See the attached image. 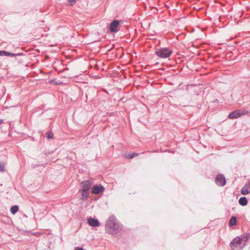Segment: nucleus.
<instances>
[{
    "instance_id": "nucleus-17",
    "label": "nucleus",
    "mask_w": 250,
    "mask_h": 250,
    "mask_svg": "<svg viewBox=\"0 0 250 250\" xmlns=\"http://www.w3.org/2000/svg\"><path fill=\"white\" fill-rule=\"evenodd\" d=\"M82 197L81 199L83 200H85L87 198L88 195V191H83L82 190Z\"/></svg>"
},
{
    "instance_id": "nucleus-5",
    "label": "nucleus",
    "mask_w": 250,
    "mask_h": 250,
    "mask_svg": "<svg viewBox=\"0 0 250 250\" xmlns=\"http://www.w3.org/2000/svg\"><path fill=\"white\" fill-rule=\"evenodd\" d=\"M215 182L219 186H224L226 184V179L223 175L219 174L216 176Z\"/></svg>"
},
{
    "instance_id": "nucleus-3",
    "label": "nucleus",
    "mask_w": 250,
    "mask_h": 250,
    "mask_svg": "<svg viewBox=\"0 0 250 250\" xmlns=\"http://www.w3.org/2000/svg\"><path fill=\"white\" fill-rule=\"evenodd\" d=\"M248 113V111L245 110H237L230 112L229 115V118L231 119L239 118L242 115H246Z\"/></svg>"
},
{
    "instance_id": "nucleus-21",
    "label": "nucleus",
    "mask_w": 250,
    "mask_h": 250,
    "mask_svg": "<svg viewBox=\"0 0 250 250\" xmlns=\"http://www.w3.org/2000/svg\"><path fill=\"white\" fill-rule=\"evenodd\" d=\"M76 250H83V249L81 248H78L77 249H76Z\"/></svg>"
},
{
    "instance_id": "nucleus-4",
    "label": "nucleus",
    "mask_w": 250,
    "mask_h": 250,
    "mask_svg": "<svg viewBox=\"0 0 250 250\" xmlns=\"http://www.w3.org/2000/svg\"><path fill=\"white\" fill-rule=\"evenodd\" d=\"M119 25V21L118 20H114L111 22L109 26V29L111 32H117L119 31L118 26Z\"/></svg>"
},
{
    "instance_id": "nucleus-15",
    "label": "nucleus",
    "mask_w": 250,
    "mask_h": 250,
    "mask_svg": "<svg viewBox=\"0 0 250 250\" xmlns=\"http://www.w3.org/2000/svg\"><path fill=\"white\" fill-rule=\"evenodd\" d=\"M19 207L18 206L15 205L12 206L10 208L11 212L14 214L18 211Z\"/></svg>"
},
{
    "instance_id": "nucleus-14",
    "label": "nucleus",
    "mask_w": 250,
    "mask_h": 250,
    "mask_svg": "<svg viewBox=\"0 0 250 250\" xmlns=\"http://www.w3.org/2000/svg\"><path fill=\"white\" fill-rule=\"evenodd\" d=\"M240 236V238H242L241 240V241L242 242H244V244L243 245V246H242V248L244 247L246 244V243L248 241V240L250 238V236Z\"/></svg>"
},
{
    "instance_id": "nucleus-6",
    "label": "nucleus",
    "mask_w": 250,
    "mask_h": 250,
    "mask_svg": "<svg viewBox=\"0 0 250 250\" xmlns=\"http://www.w3.org/2000/svg\"><path fill=\"white\" fill-rule=\"evenodd\" d=\"M104 190V188L102 185H95L93 187L91 190V192L94 194H98L100 193H103Z\"/></svg>"
},
{
    "instance_id": "nucleus-7",
    "label": "nucleus",
    "mask_w": 250,
    "mask_h": 250,
    "mask_svg": "<svg viewBox=\"0 0 250 250\" xmlns=\"http://www.w3.org/2000/svg\"><path fill=\"white\" fill-rule=\"evenodd\" d=\"M250 192V182L246 183L245 186L241 189V193L242 195H247Z\"/></svg>"
},
{
    "instance_id": "nucleus-9",
    "label": "nucleus",
    "mask_w": 250,
    "mask_h": 250,
    "mask_svg": "<svg viewBox=\"0 0 250 250\" xmlns=\"http://www.w3.org/2000/svg\"><path fill=\"white\" fill-rule=\"evenodd\" d=\"M87 223L89 226L92 227H98L100 225V223L97 219L90 218L87 220Z\"/></svg>"
},
{
    "instance_id": "nucleus-2",
    "label": "nucleus",
    "mask_w": 250,
    "mask_h": 250,
    "mask_svg": "<svg viewBox=\"0 0 250 250\" xmlns=\"http://www.w3.org/2000/svg\"><path fill=\"white\" fill-rule=\"evenodd\" d=\"M172 53V50L167 47L161 48L156 51V54L162 58H167L170 56Z\"/></svg>"
},
{
    "instance_id": "nucleus-19",
    "label": "nucleus",
    "mask_w": 250,
    "mask_h": 250,
    "mask_svg": "<svg viewBox=\"0 0 250 250\" xmlns=\"http://www.w3.org/2000/svg\"><path fill=\"white\" fill-rule=\"evenodd\" d=\"M5 171V165L4 164H2L0 165V171L3 172Z\"/></svg>"
},
{
    "instance_id": "nucleus-10",
    "label": "nucleus",
    "mask_w": 250,
    "mask_h": 250,
    "mask_svg": "<svg viewBox=\"0 0 250 250\" xmlns=\"http://www.w3.org/2000/svg\"><path fill=\"white\" fill-rule=\"evenodd\" d=\"M83 185L82 190L83 191H88L90 189L91 185L90 183L88 181H84L82 183Z\"/></svg>"
},
{
    "instance_id": "nucleus-1",
    "label": "nucleus",
    "mask_w": 250,
    "mask_h": 250,
    "mask_svg": "<svg viewBox=\"0 0 250 250\" xmlns=\"http://www.w3.org/2000/svg\"><path fill=\"white\" fill-rule=\"evenodd\" d=\"M122 225L114 216H110L105 224V231L107 233L115 235L120 232Z\"/></svg>"
},
{
    "instance_id": "nucleus-22",
    "label": "nucleus",
    "mask_w": 250,
    "mask_h": 250,
    "mask_svg": "<svg viewBox=\"0 0 250 250\" xmlns=\"http://www.w3.org/2000/svg\"><path fill=\"white\" fill-rule=\"evenodd\" d=\"M1 122H2V121H0V123H1Z\"/></svg>"
},
{
    "instance_id": "nucleus-8",
    "label": "nucleus",
    "mask_w": 250,
    "mask_h": 250,
    "mask_svg": "<svg viewBox=\"0 0 250 250\" xmlns=\"http://www.w3.org/2000/svg\"><path fill=\"white\" fill-rule=\"evenodd\" d=\"M242 238H240V236H238L234 239L231 242L230 245L232 250H234L236 247H237V246H234L235 244L237 245H240L242 244L241 239Z\"/></svg>"
},
{
    "instance_id": "nucleus-18",
    "label": "nucleus",
    "mask_w": 250,
    "mask_h": 250,
    "mask_svg": "<svg viewBox=\"0 0 250 250\" xmlns=\"http://www.w3.org/2000/svg\"><path fill=\"white\" fill-rule=\"evenodd\" d=\"M47 138L49 139H52L53 137V134L50 131H48L46 133Z\"/></svg>"
},
{
    "instance_id": "nucleus-16",
    "label": "nucleus",
    "mask_w": 250,
    "mask_h": 250,
    "mask_svg": "<svg viewBox=\"0 0 250 250\" xmlns=\"http://www.w3.org/2000/svg\"><path fill=\"white\" fill-rule=\"evenodd\" d=\"M236 220H237L236 218L234 216H232L229 221L230 225H231V226L235 225L236 224Z\"/></svg>"
},
{
    "instance_id": "nucleus-11",
    "label": "nucleus",
    "mask_w": 250,
    "mask_h": 250,
    "mask_svg": "<svg viewBox=\"0 0 250 250\" xmlns=\"http://www.w3.org/2000/svg\"><path fill=\"white\" fill-rule=\"evenodd\" d=\"M138 155H139V154L137 153H125V154H124V156L125 158H127V159H132L135 157L138 156Z\"/></svg>"
},
{
    "instance_id": "nucleus-20",
    "label": "nucleus",
    "mask_w": 250,
    "mask_h": 250,
    "mask_svg": "<svg viewBox=\"0 0 250 250\" xmlns=\"http://www.w3.org/2000/svg\"><path fill=\"white\" fill-rule=\"evenodd\" d=\"M77 0H69V2L70 3L71 5H73V3H75Z\"/></svg>"
},
{
    "instance_id": "nucleus-12",
    "label": "nucleus",
    "mask_w": 250,
    "mask_h": 250,
    "mask_svg": "<svg viewBox=\"0 0 250 250\" xmlns=\"http://www.w3.org/2000/svg\"><path fill=\"white\" fill-rule=\"evenodd\" d=\"M2 56L15 57L16 56V54L5 51H0V56Z\"/></svg>"
},
{
    "instance_id": "nucleus-13",
    "label": "nucleus",
    "mask_w": 250,
    "mask_h": 250,
    "mask_svg": "<svg viewBox=\"0 0 250 250\" xmlns=\"http://www.w3.org/2000/svg\"><path fill=\"white\" fill-rule=\"evenodd\" d=\"M239 203L242 206H245L248 204V200L246 197H242L239 200Z\"/></svg>"
}]
</instances>
